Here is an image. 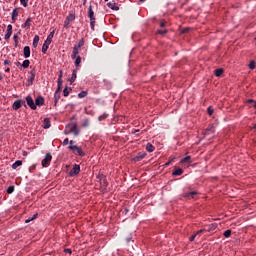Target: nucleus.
Listing matches in <instances>:
<instances>
[{
    "label": "nucleus",
    "instance_id": "f257e3e1",
    "mask_svg": "<svg viewBox=\"0 0 256 256\" xmlns=\"http://www.w3.org/2000/svg\"><path fill=\"white\" fill-rule=\"evenodd\" d=\"M68 149L74 153V155H79V157H85V153L83 152V148L81 146H69Z\"/></svg>",
    "mask_w": 256,
    "mask_h": 256
},
{
    "label": "nucleus",
    "instance_id": "f03ea898",
    "mask_svg": "<svg viewBox=\"0 0 256 256\" xmlns=\"http://www.w3.org/2000/svg\"><path fill=\"white\" fill-rule=\"evenodd\" d=\"M23 106L27 107L25 100H16L12 105V109H14V111H19V109H21Z\"/></svg>",
    "mask_w": 256,
    "mask_h": 256
},
{
    "label": "nucleus",
    "instance_id": "7ed1b4c3",
    "mask_svg": "<svg viewBox=\"0 0 256 256\" xmlns=\"http://www.w3.org/2000/svg\"><path fill=\"white\" fill-rule=\"evenodd\" d=\"M79 173H81V166H79V164H74L73 168L69 172V176L75 177V176L79 175Z\"/></svg>",
    "mask_w": 256,
    "mask_h": 256
},
{
    "label": "nucleus",
    "instance_id": "20e7f679",
    "mask_svg": "<svg viewBox=\"0 0 256 256\" xmlns=\"http://www.w3.org/2000/svg\"><path fill=\"white\" fill-rule=\"evenodd\" d=\"M73 21H75V15L69 14L64 21V28L69 29V25H71V23H73Z\"/></svg>",
    "mask_w": 256,
    "mask_h": 256
},
{
    "label": "nucleus",
    "instance_id": "39448f33",
    "mask_svg": "<svg viewBox=\"0 0 256 256\" xmlns=\"http://www.w3.org/2000/svg\"><path fill=\"white\" fill-rule=\"evenodd\" d=\"M85 45V39H80L78 44L73 47L74 55H79V51H81V47Z\"/></svg>",
    "mask_w": 256,
    "mask_h": 256
},
{
    "label": "nucleus",
    "instance_id": "423d86ee",
    "mask_svg": "<svg viewBox=\"0 0 256 256\" xmlns=\"http://www.w3.org/2000/svg\"><path fill=\"white\" fill-rule=\"evenodd\" d=\"M53 159V156L51 153H47L45 158L42 160V167H47L48 165H51V160Z\"/></svg>",
    "mask_w": 256,
    "mask_h": 256
},
{
    "label": "nucleus",
    "instance_id": "0eeeda50",
    "mask_svg": "<svg viewBox=\"0 0 256 256\" xmlns=\"http://www.w3.org/2000/svg\"><path fill=\"white\" fill-rule=\"evenodd\" d=\"M26 103H27L28 107H30V109H32L33 111H35L37 109V105H35V101L33 100V97L27 96Z\"/></svg>",
    "mask_w": 256,
    "mask_h": 256
},
{
    "label": "nucleus",
    "instance_id": "6e6552de",
    "mask_svg": "<svg viewBox=\"0 0 256 256\" xmlns=\"http://www.w3.org/2000/svg\"><path fill=\"white\" fill-rule=\"evenodd\" d=\"M11 35H13V25L9 24L7 26V30H6L4 39H6V41L11 39Z\"/></svg>",
    "mask_w": 256,
    "mask_h": 256
},
{
    "label": "nucleus",
    "instance_id": "1a4fd4ad",
    "mask_svg": "<svg viewBox=\"0 0 256 256\" xmlns=\"http://www.w3.org/2000/svg\"><path fill=\"white\" fill-rule=\"evenodd\" d=\"M35 105L36 107H43V105H45V98H43V96H38L35 99Z\"/></svg>",
    "mask_w": 256,
    "mask_h": 256
},
{
    "label": "nucleus",
    "instance_id": "9d476101",
    "mask_svg": "<svg viewBox=\"0 0 256 256\" xmlns=\"http://www.w3.org/2000/svg\"><path fill=\"white\" fill-rule=\"evenodd\" d=\"M197 195H199V192L198 191H192L190 193H185L184 194V197L186 199H195V197H197Z\"/></svg>",
    "mask_w": 256,
    "mask_h": 256
},
{
    "label": "nucleus",
    "instance_id": "9b49d317",
    "mask_svg": "<svg viewBox=\"0 0 256 256\" xmlns=\"http://www.w3.org/2000/svg\"><path fill=\"white\" fill-rule=\"evenodd\" d=\"M70 133H73V135L75 137H77L79 135V128H77V124H73L71 127H70Z\"/></svg>",
    "mask_w": 256,
    "mask_h": 256
},
{
    "label": "nucleus",
    "instance_id": "f8f14e48",
    "mask_svg": "<svg viewBox=\"0 0 256 256\" xmlns=\"http://www.w3.org/2000/svg\"><path fill=\"white\" fill-rule=\"evenodd\" d=\"M213 133H215V126L213 125L208 126L204 131V135H211Z\"/></svg>",
    "mask_w": 256,
    "mask_h": 256
},
{
    "label": "nucleus",
    "instance_id": "ddd939ff",
    "mask_svg": "<svg viewBox=\"0 0 256 256\" xmlns=\"http://www.w3.org/2000/svg\"><path fill=\"white\" fill-rule=\"evenodd\" d=\"M17 17H19V8H15L12 11V21L15 23L17 21Z\"/></svg>",
    "mask_w": 256,
    "mask_h": 256
},
{
    "label": "nucleus",
    "instance_id": "4468645a",
    "mask_svg": "<svg viewBox=\"0 0 256 256\" xmlns=\"http://www.w3.org/2000/svg\"><path fill=\"white\" fill-rule=\"evenodd\" d=\"M59 99H61V92L56 91L54 93V106L57 107V103H59Z\"/></svg>",
    "mask_w": 256,
    "mask_h": 256
},
{
    "label": "nucleus",
    "instance_id": "2eb2a0df",
    "mask_svg": "<svg viewBox=\"0 0 256 256\" xmlns=\"http://www.w3.org/2000/svg\"><path fill=\"white\" fill-rule=\"evenodd\" d=\"M24 57L25 59H29V57H31V48L29 46L24 47Z\"/></svg>",
    "mask_w": 256,
    "mask_h": 256
},
{
    "label": "nucleus",
    "instance_id": "dca6fc26",
    "mask_svg": "<svg viewBox=\"0 0 256 256\" xmlns=\"http://www.w3.org/2000/svg\"><path fill=\"white\" fill-rule=\"evenodd\" d=\"M145 157H147L146 152H139L135 159H136V161H142V159H145Z\"/></svg>",
    "mask_w": 256,
    "mask_h": 256
},
{
    "label": "nucleus",
    "instance_id": "f3484780",
    "mask_svg": "<svg viewBox=\"0 0 256 256\" xmlns=\"http://www.w3.org/2000/svg\"><path fill=\"white\" fill-rule=\"evenodd\" d=\"M88 17L89 19H95V12L93 11L92 5H90L88 8Z\"/></svg>",
    "mask_w": 256,
    "mask_h": 256
},
{
    "label": "nucleus",
    "instance_id": "a211bd4d",
    "mask_svg": "<svg viewBox=\"0 0 256 256\" xmlns=\"http://www.w3.org/2000/svg\"><path fill=\"white\" fill-rule=\"evenodd\" d=\"M107 7H109V9H112V11H119V6H117V4L115 3L108 2Z\"/></svg>",
    "mask_w": 256,
    "mask_h": 256
},
{
    "label": "nucleus",
    "instance_id": "6ab92c4d",
    "mask_svg": "<svg viewBox=\"0 0 256 256\" xmlns=\"http://www.w3.org/2000/svg\"><path fill=\"white\" fill-rule=\"evenodd\" d=\"M49 45H51V42H47L46 40H45V42H44V44H43V46H42V53H47V50L49 49Z\"/></svg>",
    "mask_w": 256,
    "mask_h": 256
},
{
    "label": "nucleus",
    "instance_id": "aec40b11",
    "mask_svg": "<svg viewBox=\"0 0 256 256\" xmlns=\"http://www.w3.org/2000/svg\"><path fill=\"white\" fill-rule=\"evenodd\" d=\"M77 70L78 69H74L72 72V76L70 78V83H75V80L77 79Z\"/></svg>",
    "mask_w": 256,
    "mask_h": 256
},
{
    "label": "nucleus",
    "instance_id": "412c9836",
    "mask_svg": "<svg viewBox=\"0 0 256 256\" xmlns=\"http://www.w3.org/2000/svg\"><path fill=\"white\" fill-rule=\"evenodd\" d=\"M32 45H33L34 49H37V46L39 45V35L34 36Z\"/></svg>",
    "mask_w": 256,
    "mask_h": 256
},
{
    "label": "nucleus",
    "instance_id": "4be33fe9",
    "mask_svg": "<svg viewBox=\"0 0 256 256\" xmlns=\"http://www.w3.org/2000/svg\"><path fill=\"white\" fill-rule=\"evenodd\" d=\"M146 151H148V153H153V151H155V146H153L151 143H148L146 145Z\"/></svg>",
    "mask_w": 256,
    "mask_h": 256
},
{
    "label": "nucleus",
    "instance_id": "5701e85b",
    "mask_svg": "<svg viewBox=\"0 0 256 256\" xmlns=\"http://www.w3.org/2000/svg\"><path fill=\"white\" fill-rule=\"evenodd\" d=\"M53 37H55V30H53V31L47 36V39H46L45 41H47L48 43H52Z\"/></svg>",
    "mask_w": 256,
    "mask_h": 256
},
{
    "label": "nucleus",
    "instance_id": "b1692460",
    "mask_svg": "<svg viewBox=\"0 0 256 256\" xmlns=\"http://www.w3.org/2000/svg\"><path fill=\"white\" fill-rule=\"evenodd\" d=\"M31 18H28L27 20H26V22L22 25V28L23 29H29V27H31Z\"/></svg>",
    "mask_w": 256,
    "mask_h": 256
},
{
    "label": "nucleus",
    "instance_id": "393cba45",
    "mask_svg": "<svg viewBox=\"0 0 256 256\" xmlns=\"http://www.w3.org/2000/svg\"><path fill=\"white\" fill-rule=\"evenodd\" d=\"M182 173H183V169L178 168V169H176V170L172 173V175H173L174 177H179V176H181Z\"/></svg>",
    "mask_w": 256,
    "mask_h": 256
},
{
    "label": "nucleus",
    "instance_id": "a878e982",
    "mask_svg": "<svg viewBox=\"0 0 256 256\" xmlns=\"http://www.w3.org/2000/svg\"><path fill=\"white\" fill-rule=\"evenodd\" d=\"M51 127V120L49 118L44 119V129H49Z\"/></svg>",
    "mask_w": 256,
    "mask_h": 256
},
{
    "label": "nucleus",
    "instance_id": "bb28decb",
    "mask_svg": "<svg viewBox=\"0 0 256 256\" xmlns=\"http://www.w3.org/2000/svg\"><path fill=\"white\" fill-rule=\"evenodd\" d=\"M37 75V71L35 70V68H33L30 71V81H35V76Z\"/></svg>",
    "mask_w": 256,
    "mask_h": 256
},
{
    "label": "nucleus",
    "instance_id": "cd10ccee",
    "mask_svg": "<svg viewBox=\"0 0 256 256\" xmlns=\"http://www.w3.org/2000/svg\"><path fill=\"white\" fill-rule=\"evenodd\" d=\"M23 165V161L17 160L14 164H12V169H17V167H21Z\"/></svg>",
    "mask_w": 256,
    "mask_h": 256
},
{
    "label": "nucleus",
    "instance_id": "c85d7f7f",
    "mask_svg": "<svg viewBox=\"0 0 256 256\" xmlns=\"http://www.w3.org/2000/svg\"><path fill=\"white\" fill-rule=\"evenodd\" d=\"M225 70H223V68H218L215 70V76L216 77H221L222 73H224Z\"/></svg>",
    "mask_w": 256,
    "mask_h": 256
},
{
    "label": "nucleus",
    "instance_id": "c756f323",
    "mask_svg": "<svg viewBox=\"0 0 256 256\" xmlns=\"http://www.w3.org/2000/svg\"><path fill=\"white\" fill-rule=\"evenodd\" d=\"M158 35H167L169 33L168 29H158L157 30Z\"/></svg>",
    "mask_w": 256,
    "mask_h": 256
},
{
    "label": "nucleus",
    "instance_id": "7c9ffc66",
    "mask_svg": "<svg viewBox=\"0 0 256 256\" xmlns=\"http://www.w3.org/2000/svg\"><path fill=\"white\" fill-rule=\"evenodd\" d=\"M79 65H81V56H77L75 60V67L79 69Z\"/></svg>",
    "mask_w": 256,
    "mask_h": 256
},
{
    "label": "nucleus",
    "instance_id": "2f4dec72",
    "mask_svg": "<svg viewBox=\"0 0 256 256\" xmlns=\"http://www.w3.org/2000/svg\"><path fill=\"white\" fill-rule=\"evenodd\" d=\"M29 65H31V61H29V60H24L22 63V67L24 69H28Z\"/></svg>",
    "mask_w": 256,
    "mask_h": 256
},
{
    "label": "nucleus",
    "instance_id": "473e14b6",
    "mask_svg": "<svg viewBox=\"0 0 256 256\" xmlns=\"http://www.w3.org/2000/svg\"><path fill=\"white\" fill-rule=\"evenodd\" d=\"M88 95L87 91H82L78 94L79 99H85V97Z\"/></svg>",
    "mask_w": 256,
    "mask_h": 256
},
{
    "label": "nucleus",
    "instance_id": "72a5a7b5",
    "mask_svg": "<svg viewBox=\"0 0 256 256\" xmlns=\"http://www.w3.org/2000/svg\"><path fill=\"white\" fill-rule=\"evenodd\" d=\"M38 215L39 214H37V213L34 214L33 217L26 219L25 223H31V221H35V219H37Z\"/></svg>",
    "mask_w": 256,
    "mask_h": 256
},
{
    "label": "nucleus",
    "instance_id": "f704fd0d",
    "mask_svg": "<svg viewBox=\"0 0 256 256\" xmlns=\"http://www.w3.org/2000/svg\"><path fill=\"white\" fill-rule=\"evenodd\" d=\"M90 27L92 31H95V18H90Z\"/></svg>",
    "mask_w": 256,
    "mask_h": 256
},
{
    "label": "nucleus",
    "instance_id": "c9c22d12",
    "mask_svg": "<svg viewBox=\"0 0 256 256\" xmlns=\"http://www.w3.org/2000/svg\"><path fill=\"white\" fill-rule=\"evenodd\" d=\"M181 163H191V156H186L181 160Z\"/></svg>",
    "mask_w": 256,
    "mask_h": 256
},
{
    "label": "nucleus",
    "instance_id": "e433bc0d",
    "mask_svg": "<svg viewBox=\"0 0 256 256\" xmlns=\"http://www.w3.org/2000/svg\"><path fill=\"white\" fill-rule=\"evenodd\" d=\"M231 233H232L231 229H228V230L224 231L223 235H224V237L229 238V237H231Z\"/></svg>",
    "mask_w": 256,
    "mask_h": 256
},
{
    "label": "nucleus",
    "instance_id": "4c0bfd02",
    "mask_svg": "<svg viewBox=\"0 0 256 256\" xmlns=\"http://www.w3.org/2000/svg\"><path fill=\"white\" fill-rule=\"evenodd\" d=\"M15 191V186H9L8 188H7V193H8V195H11V193H13Z\"/></svg>",
    "mask_w": 256,
    "mask_h": 256
},
{
    "label": "nucleus",
    "instance_id": "58836bf2",
    "mask_svg": "<svg viewBox=\"0 0 256 256\" xmlns=\"http://www.w3.org/2000/svg\"><path fill=\"white\" fill-rule=\"evenodd\" d=\"M107 119V113H104L103 115L98 117V121H105Z\"/></svg>",
    "mask_w": 256,
    "mask_h": 256
},
{
    "label": "nucleus",
    "instance_id": "ea45409f",
    "mask_svg": "<svg viewBox=\"0 0 256 256\" xmlns=\"http://www.w3.org/2000/svg\"><path fill=\"white\" fill-rule=\"evenodd\" d=\"M63 95L64 97H69V88L66 87L64 90H63Z\"/></svg>",
    "mask_w": 256,
    "mask_h": 256
},
{
    "label": "nucleus",
    "instance_id": "a19ab883",
    "mask_svg": "<svg viewBox=\"0 0 256 256\" xmlns=\"http://www.w3.org/2000/svg\"><path fill=\"white\" fill-rule=\"evenodd\" d=\"M35 80H31V78H29L28 80H27V82H26V87H31V85H33V82H34Z\"/></svg>",
    "mask_w": 256,
    "mask_h": 256
},
{
    "label": "nucleus",
    "instance_id": "79ce46f5",
    "mask_svg": "<svg viewBox=\"0 0 256 256\" xmlns=\"http://www.w3.org/2000/svg\"><path fill=\"white\" fill-rule=\"evenodd\" d=\"M89 119H85L82 123V127H89Z\"/></svg>",
    "mask_w": 256,
    "mask_h": 256
},
{
    "label": "nucleus",
    "instance_id": "37998d69",
    "mask_svg": "<svg viewBox=\"0 0 256 256\" xmlns=\"http://www.w3.org/2000/svg\"><path fill=\"white\" fill-rule=\"evenodd\" d=\"M255 67H256L255 61L252 60V61L250 62V64H249V69H252V70H253V69H255Z\"/></svg>",
    "mask_w": 256,
    "mask_h": 256
},
{
    "label": "nucleus",
    "instance_id": "c03bdc74",
    "mask_svg": "<svg viewBox=\"0 0 256 256\" xmlns=\"http://www.w3.org/2000/svg\"><path fill=\"white\" fill-rule=\"evenodd\" d=\"M21 5H23V7H27L29 0H20Z\"/></svg>",
    "mask_w": 256,
    "mask_h": 256
},
{
    "label": "nucleus",
    "instance_id": "a18cd8bd",
    "mask_svg": "<svg viewBox=\"0 0 256 256\" xmlns=\"http://www.w3.org/2000/svg\"><path fill=\"white\" fill-rule=\"evenodd\" d=\"M165 25H167V23L164 20L160 21V27L161 29H163L165 27Z\"/></svg>",
    "mask_w": 256,
    "mask_h": 256
},
{
    "label": "nucleus",
    "instance_id": "49530a36",
    "mask_svg": "<svg viewBox=\"0 0 256 256\" xmlns=\"http://www.w3.org/2000/svg\"><path fill=\"white\" fill-rule=\"evenodd\" d=\"M207 113L208 115H213V109L211 107H208Z\"/></svg>",
    "mask_w": 256,
    "mask_h": 256
},
{
    "label": "nucleus",
    "instance_id": "de8ad7c7",
    "mask_svg": "<svg viewBox=\"0 0 256 256\" xmlns=\"http://www.w3.org/2000/svg\"><path fill=\"white\" fill-rule=\"evenodd\" d=\"M13 39H14V41H15V43H16L15 45H16V47H17V39H19V35L14 34Z\"/></svg>",
    "mask_w": 256,
    "mask_h": 256
},
{
    "label": "nucleus",
    "instance_id": "09e8293b",
    "mask_svg": "<svg viewBox=\"0 0 256 256\" xmlns=\"http://www.w3.org/2000/svg\"><path fill=\"white\" fill-rule=\"evenodd\" d=\"M78 55H79V54H75V50H73L71 57H72L73 59H77V56H78Z\"/></svg>",
    "mask_w": 256,
    "mask_h": 256
},
{
    "label": "nucleus",
    "instance_id": "8fccbe9b",
    "mask_svg": "<svg viewBox=\"0 0 256 256\" xmlns=\"http://www.w3.org/2000/svg\"><path fill=\"white\" fill-rule=\"evenodd\" d=\"M195 237H197V234H193L190 238H189V241H195Z\"/></svg>",
    "mask_w": 256,
    "mask_h": 256
},
{
    "label": "nucleus",
    "instance_id": "3c124183",
    "mask_svg": "<svg viewBox=\"0 0 256 256\" xmlns=\"http://www.w3.org/2000/svg\"><path fill=\"white\" fill-rule=\"evenodd\" d=\"M63 145L64 146L69 145V138L64 139Z\"/></svg>",
    "mask_w": 256,
    "mask_h": 256
},
{
    "label": "nucleus",
    "instance_id": "603ef678",
    "mask_svg": "<svg viewBox=\"0 0 256 256\" xmlns=\"http://www.w3.org/2000/svg\"><path fill=\"white\" fill-rule=\"evenodd\" d=\"M189 31H191V28H184L182 30V33H189Z\"/></svg>",
    "mask_w": 256,
    "mask_h": 256
},
{
    "label": "nucleus",
    "instance_id": "864d4df0",
    "mask_svg": "<svg viewBox=\"0 0 256 256\" xmlns=\"http://www.w3.org/2000/svg\"><path fill=\"white\" fill-rule=\"evenodd\" d=\"M69 143H70L69 147H76L77 146V145H75V141H73V140H71Z\"/></svg>",
    "mask_w": 256,
    "mask_h": 256
},
{
    "label": "nucleus",
    "instance_id": "5fc2aeb1",
    "mask_svg": "<svg viewBox=\"0 0 256 256\" xmlns=\"http://www.w3.org/2000/svg\"><path fill=\"white\" fill-rule=\"evenodd\" d=\"M201 233H205V229H201V230L196 232L197 235H201Z\"/></svg>",
    "mask_w": 256,
    "mask_h": 256
},
{
    "label": "nucleus",
    "instance_id": "6e6d98bb",
    "mask_svg": "<svg viewBox=\"0 0 256 256\" xmlns=\"http://www.w3.org/2000/svg\"><path fill=\"white\" fill-rule=\"evenodd\" d=\"M58 85H63V79L62 78H58Z\"/></svg>",
    "mask_w": 256,
    "mask_h": 256
},
{
    "label": "nucleus",
    "instance_id": "4d7b16f0",
    "mask_svg": "<svg viewBox=\"0 0 256 256\" xmlns=\"http://www.w3.org/2000/svg\"><path fill=\"white\" fill-rule=\"evenodd\" d=\"M65 253H68L69 255H71L73 252L71 251V249H65Z\"/></svg>",
    "mask_w": 256,
    "mask_h": 256
},
{
    "label": "nucleus",
    "instance_id": "13d9d810",
    "mask_svg": "<svg viewBox=\"0 0 256 256\" xmlns=\"http://www.w3.org/2000/svg\"><path fill=\"white\" fill-rule=\"evenodd\" d=\"M4 65H11V61L10 60H5Z\"/></svg>",
    "mask_w": 256,
    "mask_h": 256
},
{
    "label": "nucleus",
    "instance_id": "bf43d9fd",
    "mask_svg": "<svg viewBox=\"0 0 256 256\" xmlns=\"http://www.w3.org/2000/svg\"><path fill=\"white\" fill-rule=\"evenodd\" d=\"M247 103H250V105H253V103H255V100L249 99V100L247 101Z\"/></svg>",
    "mask_w": 256,
    "mask_h": 256
},
{
    "label": "nucleus",
    "instance_id": "052dcab7",
    "mask_svg": "<svg viewBox=\"0 0 256 256\" xmlns=\"http://www.w3.org/2000/svg\"><path fill=\"white\" fill-rule=\"evenodd\" d=\"M247 103H250V105H253V103H255V100L249 99V100L247 101Z\"/></svg>",
    "mask_w": 256,
    "mask_h": 256
},
{
    "label": "nucleus",
    "instance_id": "680f3d73",
    "mask_svg": "<svg viewBox=\"0 0 256 256\" xmlns=\"http://www.w3.org/2000/svg\"><path fill=\"white\" fill-rule=\"evenodd\" d=\"M58 79H63V70L60 71V75H59Z\"/></svg>",
    "mask_w": 256,
    "mask_h": 256
},
{
    "label": "nucleus",
    "instance_id": "e2e57ef3",
    "mask_svg": "<svg viewBox=\"0 0 256 256\" xmlns=\"http://www.w3.org/2000/svg\"><path fill=\"white\" fill-rule=\"evenodd\" d=\"M61 87H63V85H58V88L56 91L61 92Z\"/></svg>",
    "mask_w": 256,
    "mask_h": 256
},
{
    "label": "nucleus",
    "instance_id": "0e129e2a",
    "mask_svg": "<svg viewBox=\"0 0 256 256\" xmlns=\"http://www.w3.org/2000/svg\"><path fill=\"white\" fill-rule=\"evenodd\" d=\"M11 72V69L10 68H6L5 69V73H10Z\"/></svg>",
    "mask_w": 256,
    "mask_h": 256
},
{
    "label": "nucleus",
    "instance_id": "69168bd1",
    "mask_svg": "<svg viewBox=\"0 0 256 256\" xmlns=\"http://www.w3.org/2000/svg\"><path fill=\"white\" fill-rule=\"evenodd\" d=\"M251 106L254 107V109H256V101H254V103H252Z\"/></svg>",
    "mask_w": 256,
    "mask_h": 256
},
{
    "label": "nucleus",
    "instance_id": "338daca9",
    "mask_svg": "<svg viewBox=\"0 0 256 256\" xmlns=\"http://www.w3.org/2000/svg\"><path fill=\"white\" fill-rule=\"evenodd\" d=\"M132 133H133V134H135V133H139V129H135V130H133V131H132Z\"/></svg>",
    "mask_w": 256,
    "mask_h": 256
},
{
    "label": "nucleus",
    "instance_id": "774afa93",
    "mask_svg": "<svg viewBox=\"0 0 256 256\" xmlns=\"http://www.w3.org/2000/svg\"><path fill=\"white\" fill-rule=\"evenodd\" d=\"M126 241H127L128 243H130L131 238H126Z\"/></svg>",
    "mask_w": 256,
    "mask_h": 256
}]
</instances>
